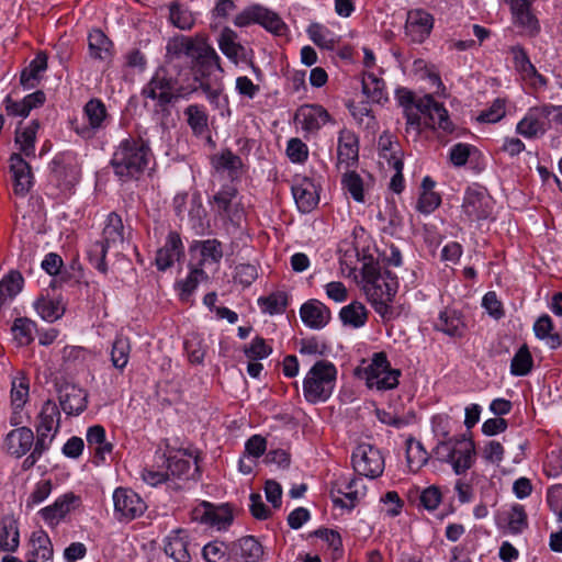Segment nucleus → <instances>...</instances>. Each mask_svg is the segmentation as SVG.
<instances>
[{
  "label": "nucleus",
  "mask_w": 562,
  "mask_h": 562,
  "mask_svg": "<svg viewBox=\"0 0 562 562\" xmlns=\"http://www.w3.org/2000/svg\"><path fill=\"white\" fill-rule=\"evenodd\" d=\"M360 288L374 311L386 317L391 312L390 303L398 289L397 278L379 262L369 260L361 268Z\"/></svg>",
  "instance_id": "1"
},
{
  "label": "nucleus",
  "mask_w": 562,
  "mask_h": 562,
  "mask_svg": "<svg viewBox=\"0 0 562 562\" xmlns=\"http://www.w3.org/2000/svg\"><path fill=\"white\" fill-rule=\"evenodd\" d=\"M182 56L192 61L194 80L200 82L202 89H209L210 85L221 81L224 72L221 66V57L204 40H182L179 54L171 59V63Z\"/></svg>",
  "instance_id": "2"
},
{
  "label": "nucleus",
  "mask_w": 562,
  "mask_h": 562,
  "mask_svg": "<svg viewBox=\"0 0 562 562\" xmlns=\"http://www.w3.org/2000/svg\"><path fill=\"white\" fill-rule=\"evenodd\" d=\"M337 375V368L331 361H316L302 381L304 400L314 405L327 402L336 389Z\"/></svg>",
  "instance_id": "3"
},
{
  "label": "nucleus",
  "mask_w": 562,
  "mask_h": 562,
  "mask_svg": "<svg viewBox=\"0 0 562 562\" xmlns=\"http://www.w3.org/2000/svg\"><path fill=\"white\" fill-rule=\"evenodd\" d=\"M151 159L148 145L140 138H125L112 157V166L121 178H133L142 173Z\"/></svg>",
  "instance_id": "4"
},
{
  "label": "nucleus",
  "mask_w": 562,
  "mask_h": 562,
  "mask_svg": "<svg viewBox=\"0 0 562 562\" xmlns=\"http://www.w3.org/2000/svg\"><path fill=\"white\" fill-rule=\"evenodd\" d=\"M124 226L119 214H108L102 229V239L97 241L89 250V256L94 267L102 273L108 270L105 256L110 249H116L124 243Z\"/></svg>",
  "instance_id": "5"
},
{
  "label": "nucleus",
  "mask_w": 562,
  "mask_h": 562,
  "mask_svg": "<svg viewBox=\"0 0 562 562\" xmlns=\"http://www.w3.org/2000/svg\"><path fill=\"white\" fill-rule=\"evenodd\" d=\"M437 451L439 454L446 452V461L458 475L465 473L475 462V443L467 434L439 441Z\"/></svg>",
  "instance_id": "6"
},
{
  "label": "nucleus",
  "mask_w": 562,
  "mask_h": 562,
  "mask_svg": "<svg viewBox=\"0 0 562 562\" xmlns=\"http://www.w3.org/2000/svg\"><path fill=\"white\" fill-rule=\"evenodd\" d=\"M369 389L376 391L393 390L398 384L401 371L393 369L384 352H375L370 361L359 369Z\"/></svg>",
  "instance_id": "7"
},
{
  "label": "nucleus",
  "mask_w": 562,
  "mask_h": 562,
  "mask_svg": "<svg viewBox=\"0 0 562 562\" xmlns=\"http://www.w3.org/2000/svg\"><path fill=\"white\" fill-rule=\"evenodd\" d=\"M233 23L240 29L258 24L276 36H284L288 32L286 24L276 11L259 3L244 8L234 16Z\"/></svg>",
  "instance_id": "8"
},
{
  "label": "nucleus",
  "mask_w": 562,
  "mask_h": 562,
  "mask_svg": "<svg viewBox=\"0 0 562 562\" xmlns=\"http://www.w3.org/2000/svg\"><path fill=\"white\" fill-rule=\"evenodd\" d=\"M495 202L488 191L479 183L467 187L462 204L461 218L465 222H482L493 217Z\"/></svg>",
  "instance_id": "9"
},
{
  "label": "nucleus",
  "mask_w": 562,
  "mask_h": 562,
  "mask_svg": "<svg viewBox=\"0 0 562 562\" xmlns=\"http://www.w3.org/2000/svg\"><path fill=\"white\" fill-rule=\"evenodd\" d=\"M110 122L105 104L100 99H91L83 106L81 121L74 123V131L81 138L90 139L104 131Z\"/></svg>",
  "instance_id": "10"
},
{
  "label": "nucleus",
  "mask_w": 562,
  "mask_h": 562,
  "mask_svg": "<svg viewBox=\"0 0 562 562\" xmlns=\"http://www.w3.org/2000/svg\"><path fill=\"white\" fill-rule=\"evenodd\" d=\"M293 123L296 131L308 139L316 136L327 124H334L335 120L330 113L321 104L305 103L300 105L294 113Z\"/></svg>",
  "instance_id": "11"
},
{
  "label": "nucleus",
  "mask_w": 562,
  "mask_h": 562,
  "mask_svg": "<svg viewBox=\"0 0 562 562\" xmlns=\"http://www.w3.org/2000/svg\"><path fill=\"white\" fill-rule=\"evenodd\" d=\"M80 178V159L72 151L60 153L52 162L50 182L56 184L63 194L70 193Z\"/></svg>",
  "instance_id": "12"
},
{
  "label": "nucleus",
  "mask_w": 562,
  "mask_h": 562,
  "mask_svg": "<svg viewBox=\"0 0 562 562\" xmlns=\"http://www.w3.org/2000/svg\"><path fill=\"white\" fill-rule=\"evenodd\" d=\"M367 487L360 477L339 475L331 483L330 497L335 506L351 510L366 496Z\"/></svg>",
  "instance_id": "13"
},
{
  "label": "nucleus",
  "mask_w": 562,
  "mask_h": 562,
  "mask_svg": "<svg viewBox=\"0 0 562 562\" xmlns=\"http://www.w3.org/2000/svg\"><path fill=\"white\" fill-rule=\"evenodd\" d=\"M291 191L297 210L301 213L312 212L319 202L321 183L317 178L295 175Z\"/></svg>",
  "instance_id": "14"
},
{
  "label": "nucleus",
  "mask_w": 562,
  "mask_h": 562,
  "mask_svg": "<svg viewBox=\"0 0 562 562\" xmlns=\"http://www.w3.org/2000/svg\"><path fill=\"white\" fill-rule=\"evenodd\" d=\"M60 428V411L54 401H46L37 416L35 425L36 442L48 448L52 447Z\"/></svg>",
  "instance_id": "15"
},
{
  "label": "nucleus",
  "mask_w": 562,
  "mask_h": 562,
  "mask_svg": "<svg viewBox=\"0 0 562 562\" xmlns=\"http://www.w3.org/2000/svg\"><path fill=\"white\" fill-rule=\"evenodd\" d=\"M352 465L358 474L374 479L383 473L384 459L378 448L361 443L352 453Z\"/></svg>",
  "instance_id": "16"
},
{
  "label": "nucleus",
  "mask_w": 562,
  "mask_h": 562,
  "mask_svg": "<svg viewBox=\"0 0 562 562\" xmlns=\"http://www.w3.org/2000/svg\"><path fill=\"white\" fill-rule=\"evenodd\" d=\"M114 515L119 520H133L142 516L147 506L145 501L128 487H117L113 495Z\"/></svg>",
  "instance_id": "17"
},
{
  "label": "nucleus",
  "mask_w": 562,
  "mask_h": 562,
  "mask_svg": "<svg viewBox=\"0 0 562 562\" xmlns=\"http://www.w3.org/2000/svg\"><path fill=\"white\" fill-rule=\"evenodd\" d=\"M193 518L217 531H225L234 521V513L227 504L213 505L203 502L194 508Z\"/></svg>",
  "instance_id": "18"
},
{
  "label": "nucleus",
  "mask_w": 562,
  "mask_h": 562,
  "mask_svg": "<svg viewBox=\"0 0 562 562\" xmlns=\"http://www.w3.org/2000/svg\"><path fill=\"white\" fill-rule=\"evenodd\" d=\"M30 398V381L24 373L19 372L11 380L10 390V416L11 426L22 425L29 416L24 413V407Z\"/></svg>",
  "instance_id": "19"
},
{
  "label": "nucleus",
  "mask_w": 562,
  "mask_h": 562,
  "mask_svg": "<svg viewBox=\"0 0 562 562\" xmlns=\"http://www.w3.org/2000/svg\"><path fill=\"white\" fill-rule=\"evenodd\" d=\"M536 1L505 0L509 5L513 25L528 36H536L540 32V23L532 9Z\"/></svg>",
  "instance_id": "20"
},
{
  "label": "nucleus",
  "mask_w": 562,
  "mask_h": 562,
  "mask_svg": "<svg viewBox=\"0 0 562 562\" xmlns=\"http://www.w3.org/2000/svg\"><path fill=\"white\" fill-rule=\"evenodd\" d=\"M8 431L2 439V451L12 458L21 459L35 447L36 437L30 427L19 425Z\"/></svg>",
  "instance_id": "21"
},
{
  "label": "nucleus",
  "mask_w": 562,
  "mask_h": 562,
  "mask_svg": "<svg viewBox=\"0 0 562 562\" xmlns=\"http://www.w3.org/2000/svg\"><path fill=\"white\" fill-rule=\"evenodd\" d=\"M216 43L221 53L235 66L251 61L252 52L239 42V36L233 29L224 26L216 38Z\"/></svg>",
  "instance_id": "22"
},
{
  "label": "nucleus",
  "mask_w": 562,
  "mask_h": 562,
  "mask_svg": "<svg viewBox=\"0 0 562 562\" xmlns=\"http://www.w3.org/2000/svg\"><path fill=\"white\" fill-rule=\"evenodd\" d=\"M195 269L215 270L223 257V247L217 239L196 240L190 246Z\"/></svg>",
  "instance_id": "23"
},
{
  "label": "nucleus",
  "mask_w": 562,
  "mask_h": 562,
  "mask_svg": "<svg viewBox=\"0 0 562 562\" xmlns=\"http://www.w3.org/2000/svg\"><path fill=\"white\" fill-rule=\"evenodd\" d=\"M175 94L176 81L168 77V71L165 67L158 68L151 80L143 88V95L146 99L157 101L159 104L170 102Z\"/></svg>",
  "instance_id": "24"
},
{
  "label": "nucleus",
  "mask_w": 562,
  "mask_h": 562,
  "mask_svg": "<svg viewBox=\"0 0 562 562\" xmlns=\"http://www.w3.org/2000/svg\"><path fill=\"white\" fill-rule=\"evenodd\" d=\"M548 130L544 105L530 108L516 125V133L527 139L539 138Z\"/></svg>",
  "instance_id": "25"
},
{
  "label": "nucleus",
  "mask_w": 562,
  "mask_h": 562,
  "mask_svg": "<svg viewBox=\"0 0 562 562\" xmlns=\"http://www.w3.org/2000/svg\"><path fill=\"white\" fill-rule=\"evenodd\" d=\"M80 505V498L74 493H65L55 502L38 512L44 522L49 527H56L63 519Z\"/></svg>",
  "instance_id": "26"
},
{
  "label": "nucleus",
  "mask_w": 562,
  "mask_h": 562,
  "mask_svg": "<svg viewBox=\"0 0 562 562\" xmlns=\"http://www.w3.org/2000/svg\"><path fill=\"white\" fill-rule=\"evenodd\" d=\"M419 108L423 115L428 119L427 125L432 130H439L445 134L453 132V123L449 117L447 109L434 100L432 97L426 95L419 100Z\"/></svg>",
  "instance_id": "27"
},
{
  "label": "nucleus",
  "mask_w": 562,
  "mask_h": 562,
  "mask_svg": "<svg viewBox=\"0 0 562 562\" xmlns=\"http://www.w3.org/2000/svg\"><path fill=\"white\" fill-rule=\"evenodd\" d=\"M164 458L168 475L176 477H189L192 465L198 464L194 452L187 449H167Z\"/></svg>",
  "instance_id": "28"
},
{
  "label": "nucleus",
  "mask_w": 562,
  "mask_h": 562,
  "mask_svg": "<svg viewBox=\"0 0 562 562\" xmlns=\"http://www.w3.org/2000/svg\"><path fill=\"white\" fill-rule=\"evenodd\" d=\"M53 554V543L48 533L43 529L32 531L24 555L26 562H49Z\"/></svg>",
  "instance_id": "29"
},
{
  "label": "nucleus",
  "mask_w": 562,
  "mask_h": 562,
  "mask_svg": "<svg viewBox=\"0 0 562 562\" xmlns=\"http://www.w3.org/2000/svg\"><path fill=\"white\" fill-rule=\"evenodd\" d=\"M434 27V18L423 9L411 10L406 19V34L413 42L422 43L430 34Z\"/></svg>",
  "instance_id": "30"
},
{
  "label": "nucleus",
  "mask_w": 562,
  "mask_h": 562,
  "mask_svg": "<svg viewBox=\"0 0 562 562\" xmlns=\"http://www.w3.org/2000/svg\"><path fill=\"white\" fill-rule=\"evenodd\" d=\"M359 158V142L353 131L342 128L338 133L337 159L339 168L353 166Z\"/></svg>",
  "instance_id": "31"
},
{
  "label": "nucleus",
  "mask_w": 562,
  "mask_h": 562,
  "mask_svg": "<svg viewBox=\"0 0 562 562\" xmlns=\"http://www.w3.org/2000/svg\"><path fill=\"white\" fill-rule=\"evenodd\" d=\"M303 324L315 330L323 329L330 321V310L318 300H308L300 308Z\"/></svg>",
  "instance_id": "32"
},
{
  "label": "nucleus",
  "mask_w": 562,
  "mask_h": 562,
  "mask_svg": "<svg viewBox=\"0 0 562 562\" xmlns=\"http://www.w3.org/2000/svg\"><path fill=\"white\" fill-rule=\"evenodd\" d=\"M496 524L512 535L520 533L528 526L524 506L514 503L503 508L496 517Z\"/></svg>",
  "instance_id": "33"
},
{
  "label": "nucleus",
  "mask_w": 562,
  "mask_h": 562,
  "mask_svg": "<svg viewBox=\"0 0 562 562\" xmlns=\"http://www.w3.org/2000/svg\"><path fill=\"white\" fill-rule=\"evenodd\" d=\"M9 162L15 194H26L33 184L30 165L18 153L10 156Z\"/></svg>",
  "instance_id": "34"
},
{
  "label": "nucleus",
  "mask_w": 562,
  "mask_h": 562,
  "mask_svg": "<svg viewBox=\"0 0 562 562\" xmlns=\"http://www.w3.org/2000/svg\"><path fill=\"white\" fill-rule=\"evenodd\" d=\"M512 54L515 68L520 74L522 80L527 81L536 89L546 87V78L537 71L526 52L520 46L513 47Z\"/></svg>",
  "instance_id": "35"
},
{
  "label": "nucleus",
  "mask_w": 562,
  "mask_h": 562,
  "mask_svg": "<svg viewBox=\"0 0 562 562\" xmlns=\"http://www.w3.org/2000/svg\"><path fill=\"white\" fill-rule=\"evenodd\" d=\"M372 178L370 175L361 176L357 171H346L341 178V187L346 194L353 201L364 203L366 193L369 191Z\"/></svg>",
  "instance_id": "36"
},
{
  "label": "nucleus",
  "mask_w": 562,
  "mask_h": 562,
  "mask_svg": "<svg viewBox=\"0 0 562 562\" xmlns=\"http://www.w3.org/2000/svg\"><path fill=\"white\" fill-rule=\"evenodd\" d=\"M165 552L176 562H190L191 553L184 530L171 531L165 539Z\"/></svg>",
  "instance_id": "37"
},
{
  "label": "nucleus",
  "mask_w": 562,
  "mask_h": 562,
  "mask_svg": "<svg viewBox=\"0 0 562 562\" xmlns=\"http://www.w3.org/2000/svg\"><path fill=\"white\" fill-rule=\"evenodd\" d=\"M183 252V246L180 236L177 233H169L166 244L157 251L156 265L161 271L170 268L175 261L179 260Z\"/></svg>",
  "instance_id": "38"
},
{
  "label": "nucleus",
  "mask_w": 562,
  "mask_h": 562,
  "mask_svg": "<svg viewBox=\"0 0 562 562\" xmlns=\"http://www.w3.org/2000/svg\"><path fill=\"white\" fill-rule=\"evenodd\" d=\"M20 546L19 521L12 515L0 519V551L13 553Z\"/></svg>",
  "instance_id": "39"
},
{
  "label": "nucleus",
  "mask_w": 562,
  "mask_h": 562,
  "mask_svg": "<svg viewBox=\"0 0 562 562\" xmlns=\"http://www.w3.org/2000/svg\"><path fill=\"white\" fill-rule=\"evenodd\" d=\"M86 392L75 385L66 386L60 392V406L67 415H79L87 406Z\"/></svg>",
  "instance_id": "40"
},
{
  "label": "nucleus",
  "mask_w": 562,
  "mask_h": 562,
  "mask_svg": "<svg viewBox=\"0 0 562 562\" xmlns=\"http://www.w3.org/2000/svg\"><path fill=\"white\" fill-rule=\"evenodd\" d=\"M47 69V56L40 53L35 58L25 67L20 77V82L24 89H34L41 82Z\"/></svg>",
  "instance_id": "41"
},
{
  "label": "nucleus",
  "mask_w": 562,
  "mask_h": 562,
  "mask_svg": "<svg viewBox=\"0 0 562 562\" xmlns=\"http://www.w3.org/2000/svg\"><path fill=\"white\" fill-rule=\"evenodd\" d=\"M86 440L94 451L95 458L104 461L113 451V445L106 440V432L103 426L93 425L87 429Z\"/></svg>",
  "instance_id": "42"
},
{
  "label": "nucleus",
  "mask_w": 562,
  "mask_h": 562,
  "mask_svg": "<svg viewBox=\"0 0 562 562\" xmlns=\"http://www.w3.org/2000/svg\"><path fill=\"white\" fill-rule=\"evenodd\" d=\"M113 44L101 30H92L88 35L89 56L98 60H109L112 57Z\"/></svg>",
  "instance_id": "43"
},
{
  "label": "nucleus",
  "mask_w": 562,
  "mask_h": 562,
  "mask_svg": "<svg viewBox=\"0 0 562 562\" xmlns=\"http://www.w3.org/2000/svg\"><path fill=\"white\" fill-rule=\"evenodd\" d=\"M24 279L18 271H11L0 280V310L9 305L21 292Z\"/></svg>",
  "instance_id": "44"
},
{
  "label": "nucleus",
  "mask_w": 562,
  "mask_h": 562,
  "mask_svg": "<svg viewBox=\"0 0 562 562\" xmlns=\"http://www.w3.org/2000/svg\"><path fill=\"white\" fill-rule=\"evenodd\" d=\"M369 312L367 307L358 301L344 306L339 312L340 321L344 326L358 329L366 325Z\"/></svg>",
  "instance_id": "45"
},
{
  "label": "nucleus",
  "mask_w": 562,
  "mask_h": 562,
  "mask_svg": "<svg viewBox=\"0 0 562 562\" xmlns=\"http://www.w3.org/2000/svg\"><path fill=\"white\" fill-rule=\"evenodd\" d=\"M38 128L40 124L36 121L16 128L15 145L25 157H32L35 154V139Z\"/></svg>",
  "instance_id": "46"
},
{
  "label": "nucleus",
  "mask_w": 562,
  "mask_h": 562,
  "mask_svg": "<svg viewBox=\"0 0 562 562\" xmlns=\"http://www.w3.org/2000/svg\"><path fill=\"white\" fill-rule=\"evenodd\" d=\"M435 327L448 336L456 337L462 334L464 324L460 313L453 308H445L440 312Z\"/></svg>",
  "instance_id": "47"
},
{
  "label": "nucleus",
  "mask_w": 562,
  "mask_h": 562,
  "mask_svg": "<svg viewBox=\"0 0 562 562\" xmlns=\"http://www.w3.org/2000/svg\"><path fill=\"white\" fill-rule=\"evenodd\" d=\"M306 33L310 40L323 49L333 50L339 43V36L319 23L308 25Z\"/></svg>",
  "instance_id": "48"
},
{
  "label": "nucleus",
  "mask_w": 562,
  "mask_h": 562,
  "mask_svg": "<svg viewBox=\"0 0 562 562\" xmlns=\"http://www.w3.org/2000/svg\"><path fill=\"white\" fill-rule=\"evenodd\" d=\"M206 279L207 274L204 270L193 267L186 279L180 280L176 284L179 299L184 303H190L198 285Z\"/></svg>",
  "instance_id": "49"
},
{
  "label": "nucleus",
  "mask_w": 562,
  "mask_h": 562,
  "mask_svg": "<svg viewBox=\"0 0 562 562\" xmlns=\"http://www.w3.org/2000/svg\"><path fill=\"white\" fill-rule=\"evenodd\" d=\"M428 452L420 441L408 438L406 440V461L411 472H417L428 461Z\"/></svg>",
  "instance_id": "50"
},
{
  "label": "nucleus",
  "mask_w": 562,
  "mask_h": 562,
  "mask_svg": "<svg viewBox=\"0 0 562 562\" xmlns=\"http://www.w3.org/2000/svg\"><path fill=\"white\" fill-rule=\"evenodd\" d=\"M257 303L262 313L278 315L285 312L288 295L285 292L277 291L267 296L258 297Z\"/></svg>",
  "instance_id": "51"
},
{
  "label": "nucleus",
  "mask_w": 562,
  "mask_h": 562,
  "mask_svg": "<svg viewBox=\"0 0 562 562\" xmlns=\"http://www.w3.org/2000/svg\"><path fill=\"white\" fill-rule=\"evenodd\" d=\"M533 331L538 339L547 341L551 348L561 345L560 336L553 333V322L548 314L541 315L533 324Z\"/></svg>",
  "instance_id": "52"
},
{
  "label": "nucleus",
  "mask_w": 562,
  "mask_h": 562,
  "mask_svg": "<svg viewBox=\"0 0 562 562\" xmlns=\"http://www.w3.org/2000/svg\"><path fill=\"white\" fill-rule=\"evenodd\" d=\"M363 93L374 103L386 100L385 86L382 79L372 72H366L362 78Z\"/></svg>",
  "instance_id": "53"
},
{
  "label": "nucleus",
  "mask_w": 562,
  "mask_h": 562,
  "mask_svg": "<svg viewBox=\"0 0 562 562\" xmlns=\"http://www.w3.org/2000/svg\"><path fill=\"white\" fill-rule=\"evenodd\" d=\"M35 323L25 317L14 319L11 326V334L19 346L29 345L34 338Z\"/></svg>",
  "instance_id": "54"
},
{
  "label": "nucleus",
  "mask_w": 562,
  "mask_h": 562,
  "mask_svg": "<svg viewBox=\"0 0 562 562\" xmlns=\"http://www.w3.org/2000/svg\"><path fill=\"white\" fill-rule=\"evenodd\" d=\"M239 555L245 562H259L263 555L261 543L252 536L243 537L237 541Z\"/></svg>",
  "instance_id": "55"
},
{
  "label": "nucleus",
  "mask_w": 562,
  "mask_h": 562,
  "mask_svg": "<svg viewBox=\"0 0 562 562\" xmlns=\"http://www.w3.org/2000/svg\"><path fill=\"white\" fill-rule=\"evenodd\" d=\"M34 307L37 314L46 322H55L64 314L60 302L50 297H40L35 301Z\"/></svg>",
  "instance_id": "56"
},
{
  "label": "nucleus",
  "mask_w": 562,
  "mask_h": 562,
  "mask_svg": "<svg viewBox=\"0 0 562 562\" xmlns=\"http://www.w3.org/2000/svg\"><path fill=\"white\" fill-rule=\"evenodd\" d=\"M506 115V102L504 99L497 98L492 104L481 110L476 116L475 122L480 124H494L499 122Z\"/></svg>",
  "instance_id": "57"
},
{
  "label": "nucleus",
  "mask_w": 562,
  "mask_h": 562,
  "mask_svg": "<svg viewBox=\"0 0 562 562\" xmlns=\"http://www.w3.org/2000/svg\"><path fill=\"white\" fill-rule=\"evenodd\" d=\"M212 165L216 170H226L233 175L241 168L243 162L240 157L233 151L223 150L212 157Z\"/></svg>",
  "instance_id": "58"
},
{
  "label": "nucleus",
  "mask_w": 562,
  "mask_h": 562,
  "mask_svg": "<svg viewBox=\"0 0 562 562\" xmlns=\"http://www.w3.org/2000/svg\"><path fill=\"white\" fill-rule=\"evenodd\" d=\"M130 341L123 336H117L112 345L111 361L116 369H124L130 359Z\"/></svg>",
  "instance_id": "59"
},
{
  "label": "nucleus",
  "mask_w": 562,
  "mask_h": 562,
  "mask_svg": "<svg viewBox=\"0 0 562 562\" xmlns=\"http://www.w3.org/2000/svg\"><path fill=\"white\" fill-rule=\"evenodd\" d=\"M169 19L171 23L180 30H190L195 22V19L187 8L175 2L169 8Z\"/></svg>",
  "instance_id": "60"
},
{
  "label": "nucleus",
  "mask_w": 562,
  "mask_h": 562,
  "mask_svg": "<svg viewBox=\"0 0 562 562\" xmlns=\"http://www.w3.org/2000/svg\"><path fill=\"white\" fill-rule=\"evenodd\" d=\"M308 146L299 137H292L288 140L285 155L292 164L303 165L308 159Z\"/></svg>",
  "instance_id": "61"
},
{
  "label": "nucleus",
  "mask_w": 562,
  "mask_h": 562,
  "mask_svg": "<svg viewBox=\"0 0 562 562\" xmlns=\"http://www.w3.org/2000/svg\"><path fill=\"white\" fill-rule=\"evenodd\" d=\"M184 350L193 364H201L204 360L206 346L198 335H191L184 340Z\"/></svg>",
  "instance_id": "62"
},
{
  "label": "nucleus",
  "mask_w": 562,
  "mask_h": 562,
  "mask_svg": "<svg viewBox=\"0 0 562 562\" xmlns=\"http://www.w3.org/2000/svg\"><path fill=\"white\" fill-rule=\"evenodd\" d=\"M52 491H53V483L50 480L45 479V480L38 481L34 485L32 492L30 493V495L26 498V503H25L26 508L32 509L35 506H38L40 504L45 502L52 494Z\"/></svg>",
  "instance_id": "63"
},
{
  "label": "nucleus",
  "mask_w": 562,
  "mask_h": 562,
  "mask_svg": "<svg viewBox=\"0 0 562 562\" xmlns=\"http://www.w3.org/2000/svg\"><path fill=\"white\" fill-rule=\"evenodd\" d=\"M236 8L234 0H217L211 11V29L214 30L218 27L224 21L232 16Z\"/></svg>",
  "instance_id": "64"
}]
</instances>
